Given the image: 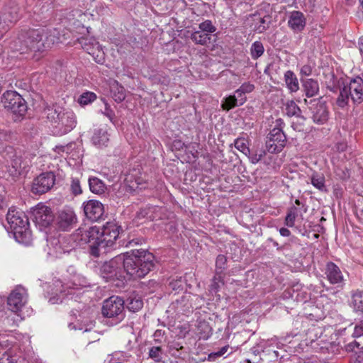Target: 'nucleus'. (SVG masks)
Here are the masks:
<instances>
[{"label": "nucleus", "instance_id": "obj_1", "mask_svg": "<svg viewBox=\"0 0 363 363\" xmlns=\"http://www.w3.org/2000/svg\"><path fill=\"white\" fill-rule=\"evenodd\" d=\"M154 266V256L144 250H135L116 256L105 262L100 269L101 276L106 281L121 279L123 274L134 278H143Z\"/></svg>", "mask_w": 363, "mask_h": 363}, {"label": "nucleus", "instance_id": "obj_2", "mask_svg": "<svg viewBox=\"0 0 363 363\" xmlns=\"http://www.w3.org/2000/svg\"><path fill=\"white\" fill-rule=\"evenodd\" d=\"M119 230L120 227L113 223H107L102 228L96 225L84 226L76 231L74 239L79 245L88 244L90 254L97 257L113 247Z\"/></svg>", "mask_w": 363, "mask_h": 363}, {"label": "nucleus", "instance_id": "obj_3", "mask_svg": "<svg viewBox=\"0 0 363 363\" xmlns=\"http://www.w3.org/2000/svg\"><path fill=\"white\" fill-rule=\"evenodd\" d=\"M45 112L48 119L54 128V133L56 135H65L76 126L75 114L69 108L55 105L46 108Z\"/></svg>", "mask_w": 363, "mask_h": 363}, {"label": "nucleus", "instance_id": "obj_4", "mask_svg": "<svg viewBox=\"0 0 363 363\" xmlns=\"http://www.w3.org/2000/svg\"><path fill=\"white\" fill-rule=\"evenodd\" d=\"M0 337V363H29L25 354L21 349L20 340L25 338L30 343L28 337L18 334L17 337L11 335Z\"/></svg>", "mask_w": 363, "mask_h": 363}, {"label": "nucleus", "instance_id": "obj_5", "mask_svg": "<svg viewBox=\"0 0 363 363\" xmlns=\"http://www.w3.org/2000/svg\"><path fill=\"white\" fill-rule=\"evenodd\" d=\"M10 232L15 240L23 245H28L32 242V234L29 229L28 218L23 212L11 207L6 215Z\"/></svg>", "mask_w": 363, "mask_h": 363}, {"label": "nucleus", "instance_id": "obj_6", "mask_svg": "<svg viewBox=\"0 0 363 363\" xmlns=\"http://www.w3.org/2000/svg\"><path fill=\"white\" fill-rule=\"evenodd\" d=\"M18 40L22 45L17 50L21 52H24L25 48L41 52L57 42L55 37L51 35L48 36L44 29L29 30L22 32L19 35Z\"/></svg>", "mask_w": 363, "mask_h": 363}, {"label": "nucleus", "instance_id": "obj_7", "mask_svg": "<svg viewBox=\"0 0 363 363\" xmlns=\"http://www.w3.org/2000/svg\"><path fill=\"white\" fill-rule=\"evenodd\" d=\"M69 271L70 273H73V275L70 278L69 282L64 285L60 281L57 280L53 283L52 286H50L51 289L48 291V301L51 304L61 303L65 296L72 295V293H69V291L66 294L65 289H77L90 286L86 277L82 274L74 273L73 268H70Z\"/></svg>", "mask_w": 363, "mask_h": 363}, {"label": "nucleus", "instance_id": "obj_8", "mask_svg": "<svg viewBox=\"0 0 363 363\" xmlns=\"http://www.w3.org/2000/svg\"><path fill=\"white\" fill-rule=\"evenodd\" d=\"M28 298L27 290L21 286L16 287L7 298V304L11 311L21 319L30 316L33 313V309L28 306Z\"/></svg>", "mask_w": 363, "mask_h": 363}, {"label": "nucleus", "instance_id": "obj_9", "mask_svg": "<svg viewBox=\"0 0 363 363\" xmlns=\"http://www.w3.org/2000/svg\"><path fill=\"white\" fill-rule=\"evenodd\" d=\"M1 101L4 108L16 116V119L24 116L27 111L26 101L15 91L4 93Z\"/></svg>", "mask_w": 363, "mask_h": 363}, {"label": "nucleus", "instance_id": "obj_10", "mask_svg": "<svg viewBox=\"0 0 363 363\" xmlns=\"http://www.w3.org/2000/svg\"><path fill=\"white\" fill-rule=\"evenodd\" d=\"M2 157L4 159L2 171L12 178L18 177L22 169V162L16 150L12 147H6Z\"/></svg>", "mask_w": 363, "mask_h": 363}, {"label": "nucleus", "instance_id": "obj_11", "mask_svg": "<svg viewBox=\"0 0 363 363\" xmlns=\"http://www.w3.org/2000/svg\"><path fill=\"white\" fill-rule=\"evenodd\" d=\"M101 311L104 316L120 322L124 318V301L118 296H111L104 301Z\"/></svg>", "mask_w": 363, "mask_h": 363}, {"label": "nucleus", "instance_id": "obj_12", "mask_svg": "<svg viewBox=\"0 0 363 363\" xmlns=\"http://www.w3.org/2000/svg\"><path fill=\"white\" fill-rule=\"evenodd\" d=\"M30 218L40 229L49 226L53 221V214L51 209L42 203H39L31 208Z\"/></svg>", "mask_w": 363, "mask_h": 363}, {"label": "nucleus", "instance_id": "obj_13", "mask_svg": "<svg viewBox=\"0 0 363 363\" xmlns=\"http://www.w3.org/2000/svg\"><path fill=\"white\" fill-rule=\"evenodd\" d=\"M55 183V175L52 172H46L35 177L31 191L35 194H43L50 191Z\"/></svg>", "mask_w": 363, "mask_h": 363}, {"label": "nucleus", "instance_id": "obj_14", "mask_svg": "<svg viewBox=\"0 0 363 363\" xmlns=\"http://www.w3.org/2000/svg\"><path fill=\"white\" fill-rule=\"evenodd\" d=\"M286 145V136L280 128H274L270 130L266 148L270 153L280 152Z\"/></svg>", "mask_w": 363, "mask_h": 363}, {"label": "nucleus", "instance_id": "obj_15", "mask_svg": "<svg viewBox=\"0 0 363 363\" xmlns=\"http://www.w3.org/2000/svg\"><path fill=\"white\" fill-rule=\"evenodd\" d=\"M48 254L53 257L60 258L62 254L69 252L73 247L67 242L65 237L52 238L48 240Z\"/></svg>", "mask_w": 363, "mask_h": 363}, {"label": "nucleus", "instance_id": "obj_16", "mask_svg": "<svg viewBox=\"0 0 363 363\" xmlns=\"http://www.w3.org/2000/svg\"><path fill=\"white\" fill-rule=\"evenodd\" d=\"M55 223L59 229L69 230L77 223V216L72 208L66 207L58 212Z\"/></svg>", "mask_w": 363, "mask_h": 363}, {"label": "nucleus", "instance_id": "obj_17", "mask_svg": "<svg viewBox=\"0 0 363 363\" xmlns=\"http://www.w3.org/2000/svg\"><path fill=\"white\" fill-rule=\"evenodd\" d=\"M83 208L86 218L93 221L99 220L104 213L103 204L96 200H89L84 202Z\"/></svg>", "mask_w": 363, "mask_h": 363}, {"label": "nucleus", "instance_id": "obj_18", "mask_svg": "<svg viewBox=\"0 0 363 363\" xmlns=\"http://www.w3.org/2000/svg\"><path fill=\"white\" fill-rule=\"evenodd\" d=\"M345 86L354 104H360L363 101V79L361 77H357L352 79L349 84Z\"/></svg>", "mask_w": 363, "mask_h": 363}, {"label": "nucleus", "instance_id": "obj_19", "mask_svg": "<svg viewBox=\"0 0 363 363\" xmlns=\"http://www.w3.org/2000/svg\"><path fill=\"white\" fill-rule=\"evenodd\" d=\"M327 279L331 284H337L342 286L344 284V277L339 268L333 262H328L326 264L325 272Z\"/></svg>", "mask_w": 363, "mask_h": 363}, {"label": "nucleus", "instance_id": "obj_20", "mask_svg": "<svg viewBox=\"0 0 363 363\" xmlns=\"http://www.w3.org/2000/svg\"><path fill=\"white\" fill-rule=\"evenodd\" d=\"M164 211V209L162 207L156 206H149L144 208L140 209V211L138 213V218H147L150 220L161 219L162 213Z\"/></svg>", "mask_w": 363, "mask_h": 363}, {"label": "nucleus", "instance_id": "obj_21", "mask_svg": "<svg viewBox=\"0 0 363 363\" xmlns=\"http://www.w3.org/2000/svg\"><path fill=\"white\" fill-rule=\"evenodd\" d=\"M109 136L110 134L106 128L95 129L91 142L98 147H106L109 142Z\"/></svg>", "mask_w": 363, "mask_h": 363}, {"label": "nucleus", "instance_id": "obj_22", "mask_svg": "<svg viewBox=\"0 0 363 363\" xmlns=\"http://www.w3.org/2000/svg\"><path fill=\"white\" fill-rule=\"evenodd\" d=\"M289 26L295 32L301 31L306 25V19L300 11L291 12L288 21Z\"/></svg>", "mask_w": 363, "mask_h": 363}, {"label": "nucleus", "instance_id": "obj_23", "mask_svg": "<svg viewBox=\"0 0 363 363\" xmlns=\"http://www.w3.org/2000/svg\"><path fill=\"white\" fill-rule=\"evenodd\" d=\"M109 87L111 96L116 102H121L125 99V89L117 81H111L109 83Z\"/></svg>", "mask_w": 363, "mask_h": 363}, {"label": "nucleus", "instance_id": "obj_24", "mask_svg": "<svg viewBox=\"0 0 363 363\" xmlns=\"http://www.w3.org/2000/svg\"><path fill=\"white\" fill-rule=\"evenodd\" d=\"M284 82L291 93H295L299 89V84L296 74L291 70L284 73Z\"/></svg>", "mask_w": 363, "mask_h": 363}, {"label": "nucleus", "instance_id": "obj_25", "mask_svg": "<svg viewBox=\"0 0 363 363\" xmlns=\"http://www.w3.org/2000/svg\"><path fill=\"white\" fill-rule=\"evenodd\" d=\"M349 330H352V337L355 339L352 343L347 345V350H350L352 344L356 345L357 347L361 346L363 347V323L359 325L352 327V325H350Z\"/></svg>", "mask_w": 363, "mask_h": 363}, {"label": "nucleus", "instance_id": "obj_26", "mask_svg": "<svg viewBox=\"0 0 363 363\" xmlns=\"http://www.w3.org/2000/svg\"><path fill=\"white\" fill-rule=\"evenodd\" d=\"M328 118V112L323 104L317 106L313 113V120L315 123L323 124Z\"/></svg>", "mask_w": 363, "mask_h": 363}, {"label": "nucleus", "instance_id": "obj_27", "mask_svg": "<svg viewBox=\"0 0 363 363\" xmlns=\"http://www.w3.org/2000/svg\"><path fill=\"white\" fill-rule=\"evenodd\" d=\"M303 87L307 97L315 96L319 91L318 82L313 79H307L303 81Z\"/></svg>", "mask_w": 363, "mask_h": 363}, {"label": "nucleus", "instance_id": "obj_28", "mask_svg": "<svg viewBox=\"0 0 363 363\" xmlns=\"http://www.w3.org/2000/svg\"><path fill=\"white\" fill-rule=\"evenodd\" d=\"M89 186L90 191L96 194H101L106 190L104 182L95 177L89 178Z\"/></svg>", "mask_w": 363, "mask_h": 363}, {"label": "nucleus", "instance_id": "obj_29", "mask_svg": "<svg viewBox=\"0 0 363 363\" xmlns=\"http://www.w3.org/2000/svg\"><path fill=\"white\" fill-rule=\"evenodd\" d=\"M191 39L196 44L204 45L210 43L211 35L197 30L191 33Z\"/></svg>", "mask_w": 363, "mask_h": 363}, {"label": "nucleus", "instance_id": "obj_30", "mask_svg": "<svg viewBox=\"0 0 363 363\" xmlns=\"http://www.w3.org/2000/svg\"><path fill=\"white\" fill-rule=\"evenodd\" d=\"M74 145L71 143L66 145H57L55 146L54 150L57 153L61 155L62 156H66L70 159H75L74 151Z\"/></svg>", "mask_w": 363, "mask_h": 363}, {"label": "nucleus", "instance_id": "obj_31", "mask_svg": "<svg viewBox=\"0 0 363 363\" xmlns=\"http://www.w3.org/2000/svg\"><path fill=\"white\" fill-rule=\"evenodd\" d=\"M266 155L265 150L262 148H257L250 150V153L246 155L252 164H257Z\"/></svg>", "mask_w": 363, "mask_h": 363}, {"label": "nucleus", "instance_id": "obj_32", "mask_svg": "<svg viewBox=\"0 0 363 363\" xmlns=\"http://www.w3.org/2000/svg\"><path fill=\"white\" fill-rule=\"evenodd\" d=\"M312 185L321 191H326V186L325 185V177L322 174L317 173L313 174L311 176Z\"/></svg>", "mask_w": 363, "mask_h": 363}, {"label": "nucleus", "instance_id": "obj_33", "mask_svg": "<svg viewBox=\"0 0 363 363\" xmlns=\"http://www.w3.org/2000/svg\"><path fill=\"white\" fill-rule=\"evenodd\" d=\"M350 98V94L345 85L340 89V94L337 99V104L341 108L345 107Z\"/></svg>", "mask_w": 363, "mask_h": 363}, {"label": "nucleus", "instance_id": "obj_34", "mask_svg": "<svg viewBox=\"0 0 363 363\" xmlns=\"http://www.w3.org/2000/svg\"><path fill=\"white\" fill-rule=\"evenodd\" d=\"M284 111L289 116H298L301 114V109L294 101H288L285 104Z\"/></svg>", "mask_w": 363, "mask_h": 363}, {"label": "nucleus", "instance_id": "obj_35", "mask_svg": "<svg viewBox=\"0 0 363 363\" xmlns=\"http://www.w3.org/2000/svg\"><path fill=\"white\" fill-rule=\"evenodd\" d=\"M143 306V302L140 297L134 296L129 297L128 299L127 307L128 308L133 312L138 311L140 310Z\"/></svg>", "mask_w": 363, "mask_h": 363}, {"label": "nucleus", "instance_id": "obj_36", "mask_svg": "<svg viewBox=\"0 0 363 363\" xmlns=\"http://www.w3.org/2000/svg\"><path fill=\"white\" fill-rule=\"evenodd\" d=\"M352 304L355 311L363 312V292L357 291L352 295Z\"/></svg>", "mask_w": 363, "mask_h": 363}, {"label": "nucleus", "instance_id": "obj_37", "mask_svg": "<svg viewBox=\"0 0 363 363\" xmlns=\"http://www.w3.org/2000/svg\"><path fill=\"white\" fill-rule=\"evenodd\" d=\"M96 99V95L91 91H86L82 94L78 99L77 102L82 106H84L95 101Z\"/></svg>", "mask_w": 363, "mask_h": 363}, {"label": "nucleus", "instance_id": "obj_38", "mask_svg": "<svg viewBox=\"0 0 363 363\" xmlns=\"http://www.w3.org/2000/svg\"><path fill=\"white\" fill-rule=\"evenodd\" d=\"M235 148L243 153L245 155H247L250 153L249 143L245 138H238L234 141Z\"/></svg>", "mask_w": 363, "mask_h": 363}, {"label": "nucleus", "instance_id": "obj_39", "mask_svg": "<svg viewBox=\"0 0 363 363\" xmlns=\"http://www.w3.org/2000/svg\"><path fill=\"white\" fill-rule=\"evenodd\" d=\"M264 48L262 43L259 41H255L252 43L250 48V54L252 58L256 60L262 56L264 53Z\"/></svg>", "mask_w": 363, "mask_h": 363}, {"label": "nucleus", "instance_id": "obj_40", "mask_svg": "<svg viewBox=\"0 0 363 363\" xmlns=\"http://www.w3.org/2000/svg\"><path fill=\"white\" fill-rule=\"evenodd\" d=\"M86 40H85V42H82L81 43L83 45V48H84V50H86L89 54H90V55H93V56H94V54H95V51H94V50H95V49H96V50H99V52H101V51L99 50L100 45L99 44V43H98V42H96L95 40H93V41H92V43H91L92 48H89V47H87V46H88V45H87V43H86ZM103 54H104V52H101V55H103ZM103 60H104V59H103L102 56H101V57H100V59H99V60H96V62H97L98 63H101V62H102V61H103Z\"/></svg>", "mask_w": 363, "mask_h": 363}, {"label": "nucleus", "instance_id": "obj_41", "mask_svg": "<svg viewBox=\"0 0 363 363\" xmlns=\"http://www.w3.org/2000/svg\"><path fill=\"white\" fill-rule=\"evenodd\" d=\"M199 30L211 35L216 30V26H214L210 20H206L199 24Z\"/></svg>", "mask_w": 363, "mask_h": 363}, {"label": "nucleus", "instance_id": "obj_42", "mask_svg": "<svg viewBox=\"0 0 363 363\" xmlns=\"http://www.w3.org/2000/svg\"><path fill=\"white\" fill-rule=\"evenodd\" d=\"M16 21V18L12 16L11 18H9L6 14H4L3 21L0 18V36H2L3 33L6 32L10 27V24L13 23Z\"/></svg>", "mask_w": 363, "mask_h": 363}, {"label": "nucleus", "instance_id": "obj_43", "mask_svg": "<svg viewBox=\"0 0 363 363\" xmlns=\"http://www.w3.org/2000/svg\"><path fill=\"white\" fill-rule=\"evenodd\" d=\"M225 101L222 103V108L225 110H230L237 106H240L236 96L230 95L224 99Z\"/></svg>", "mask_w": 363, "mask_h": 363}, {"label": "nucleus", "instance_id": "obj_44", "mask_svg": "<svg viewBox=\"0 0 363 363\" xmlns=\"http://www.w3.org/2000/svg\"><path fill=\"white\" fill-rule=\"evenodd\" d=\"M163 352L159 346L152 347L149 350V357L155 362H160L162 359Z\"/></svg>", "mask_w": 363, "mask_h": 363}, {"label": "nucleus", "instance_id": "obj_45", "mask_svg": "<svg viewBox=\"0 0 363 363\" xmlns=\"http://www.w3.org/2000/svg\"><path fill=\"white\" fill-rule=\"evenodd\" d=\"M296 208L295 207L291 208L286 216L284 224L288 227H293L295 223L296 218Z\"/></svg>", "mask_w": 363, "mask_h": 363}, {"label": "nucleus", "instance_id": "obj_46", "mask_svg": "<svg viewBox=\"0 0 363 363\" xmlns=\"http://www.w3.org/2000/svg\"><path fill=\"white\" fill-rule=\"evenodd\" d=\"M185 284V281L182 277H179V279L172 280L169 286L172 291H175V293H178L180 291L183 290L184 286Z\"/></svg>", "mask_w": 363, "mask_h": 363}, {"label": "nucleus", "instance_id": "obj_47", "mask_svg": "<svg viewBox=\"0 0 363 363\" xmlns=\"http://www.w3.org/2000/svg\"><path fill=\"white\" fill-rule=\"evenodd\" d=\"M71 191L74 195L81 194L82 192L80 182L77 178H72L70 185Z\"/></svg>", "mask_w": 363, "mask_h": 363}, {"label": "nucleus", "instance_id": "obj_48", "mask_svg": "<svg viewBox=\"0 0 363 363\" xmlns=\"http://www.w3.org/2000/svg\"><path fill=\"white\" fill-rule=\"evenodd\" d=\"M277 157L270 155L267 158H266V160L264 161V163L266 165L270 167L271 168L276 169L280 166V164L277 163Z\"/></svg>", "mask_w": 363, "mask_h": 363}, {"label": "nucleus", "instance_id": "obj_49", "mask_svg": "<svg viewBox=\"0 0 363 363\" xmlns=\"http://www.w3.org/2000/svg\"><path fill=\"white\" fill-rule=\"evenodd\" d=\"M254 89L255 86L252 84L250 82H246L242 84L241 86L235 91V93L239 94L240 92H242L245 94L252 92L254 90Z\"/></svg>", "mask_w": 363, "mask_h": 363}, {"label": "nucleus", "instance_id": "obj_50", "mask_svg": "<svg viewBox=\"0 0 363 363\" xmlns=\"http://www.w3.org/2000/svg\"><path fill=\"white\" fill-rule=\"evenodd\" d=\"M220 284H221V281L219 278H217V277H215L213 280H212V283L210 286V292L211 294H216L218 291V289L220 286Z\"/></svg>", "mask_w": 363, "mask_h": 363}, {"label": "nucleus", "instance_id": "obj_51", "mask_svg": "<svg viewBox=\"0 0 363 363\" xmlns=\"http://www.w3.org/2000/svg\"><path fill=\"white\" fill-rule=\"evenodd\" d=\"M226 257L223 255H219L216 261V266L218 269H220V272L225 268V265L226 263Z\"/></svg>", "mask_w": 363, "mask_h": 363}, {"label": "nucleus", "instance_id": "obj_52", "mask_svg": "<svg viewBox=\"0 0 363 363\" xmlns=\"http://www.w3.org/2000/svg\"><path fill=\"white\" fill-rule=\"evenodd\" d=\"M125 186H127L129 189V191L131 192L133 191H135L138 187V185L140 184V182H138V181H135V182H132L131 181V177H128L125 179Z\"/></svg>", "mask_w": 363, "mask_h": 363}, {"label": "nucleus", "instance_id": "obj_53", "mask_svg": "<svg viewBox=\"0 0 363 363\" xmlns=\"http://www.w3.org/2000/svg\"><path fill=\"white\" fill-rule=\"evenodd\" d=\"M351 363H363V351L354 354L350 359Z\"/></svg>", "mask_w": 363, "mask_h": 363}, {"label": "nucleus", "instance_id": "obj_54", "mask_svg": "<svg viewBox=\"0 0 363 363\" xmlns=\"http://www.w3.org/2000/svg\"><path fill=\"white\" fill-rule=\"evenodd\" d=\"M228 348H229L228 346L223 347L217 352H214V353L210 354L209 356H208V358L209 359H212L213 357H221V356L224 355L227 352Z\"/></svg>", "mask_w": 363, "mask_h": 363}, {"label": "nucleus", "instance_id": "obj_55", "mask_svg": "<svg viewBox=\"0 0 363 363\" xmlns=\"http://www.w3.org/2000/svg\"><path fill=\"white\" fill-rule=\"evenodd\" d=\"M300 72L301 75L309 76L312 73V67L308 65H305L301 68Z\"/></svg>", "mask_w": 363, "mask_h": 363}, {"label": "nucleus", "instance_id": "obj_56", "mask_svg": "<svg viewBox=\"0 0 363 363\" xmlns=\"http://www.w3.org/2000/svg\"><path fill=\"white\" fill-rule=\"evenodd\" d=\"M11 138V132L5 130H0V141H6Z\"/></svg>", "mask_w": 363, "mask_h": 363}, {"label": "nucleus", "instance_id": "obj_57", "mask_svg": "<svg viewBox=\"0 0 363 363\" xmlns=\"http://www.w3.org/2000/svg\"><path fill=\"white\" fill-rule=\"evenodd\" d=\"M165 331L163 330H157L154 333L155 340L157 342H162V338L164 336Z\"/></svg>", "mask_w": 363, "mask_h": 363}, {"label": "nucleus", "instance_id": "obj_58", "mask_svg": "<svg viewBox=\"0 0 363 363\" xmlns=\"http://www.w3.org/2000/svg\"><path fill=\"white\" fill-rule=\"evenodd\" d=\"M237 97V101L240 106L242 105L246 101V97L245 96V94L242 92L235 93V95Z\"/></svg>", "mask_w": 363, "mask_h": 363}, {"label": "nucleus", "instance_id": "obj_59", "mask_svg": "<svg viewBox=\"0 0 363 363\" xmlns=\"http://www.w3.org/2000/svg\"><path fill=\"white\" fill-rule=\"evenodd\" d=\"M69 328L70 330H83L84 332L88 331L87 328H85L82 325L77 326V325L73 323L69 324Z\"/></svg>", "mask_w": 363, "mask_h": 363}, {"label": "nucleus", "instance_id": "obj_60", "mask_svg": "<svg viewBox=\"0 0 363 363\" xmlns=\"http://www.w3.org/2000/svg\"><path fill=\"white\" fill-rule=\"evenodd\" d=\"M259 21L261 25L259 26V27L257 28V30H258L259 33H262L267 29V26L264 25L266 22L264 18H260Z\"/></svg>", "mask_w": 363, "mask_h": 363}, {"label": "nucleus", "instance_id": "obj_61", "mask_svg": "<svg viewBox=\"0 0 363 363\" xmlns=\"http://www.w3.org/2000/svg\"><path fill=\"white\" fill-rule=\"evenodd\" d=\"M104 114L110 119V120H112L113 116H114V113L110 109L109 107H108L107 104H106V108H105V112H104Z\"/></svg>", "mask_w": 363, "mask_h": 363}, {"label": "nucleus", "instance_id": "obj_62", "mask_svg": "<svg viewBox=\"0 0 363 363\" xmlns=\"http://www.w3.org/2000/svg\"><path fill=\"white\" fill-rule=\"evenodd\" d=\"M279 233L283 237H289L291 235V232L286 228H281L279 229Z\"/></svg>", "mask_w": 363, "mask_h": 363}, {"label": "nucleus", "instance_id": "obj_63", "mask_svg": "<svg viewBox=\"0 0 363 363\" xmlns=\"http://www.w3.org/2000/svg\"><path fill=\"white\" fill-rule=\"evenodd\" d=\"M7 206V201L5 197L2 195H0V210L6 208Z\"/></svg>", "mask_w": 363, "mask_h": 363}, {"label": "nucleus", "instance_id": "obj_64", "mask_svg": "<svg viewBox=\"0 0 363 363\" xmlns=\"http://www.w3.org/2000/svg\"><path fill=\"white\" fill-rule=\"evenodd\" d=\"M359 50H360L361 53L363 55V36L359 38Z\"/></svg>", "mask_w": 363, "mask_h": 363}]
</instances>
